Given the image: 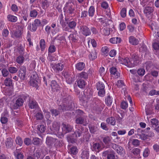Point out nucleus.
<instances>
[{
    "mask_svg": "<svg viewBox=\"0 0 159 159\" xmlns=\"http://www.w3.org/2000/svg\"><path fill=\"white\" fill-rule=\"evenodd\" d=\"M80 32L84 35L87 36L91 34V32L89 28L85 25H82L80 26Z\"/></svg>",
    "mask_w": 159,
    "mask_h": 159,
    "instance_id": "nucleus-11",
    "label": "nucleus"
},
{
    "mask_svg": "<svg viewBox=\"0 0 159 159\" xmlns=\"http://www.w3.org/2000/svg\"><path fill=\"white\" fill-rule=\"evenodd\" d=\"M60 123L56 121H54L52 125V127L50 128L52 133L55 135L59 134L60 129Z\"/></svg>",
    "mask_w": 159,
    "mask_h": 159,
    "instance_id": "nucleus-9",
    "label": "nucleus"
},
{
    "mask_svg": "<svg viewBox=\"0 0 159 159\" xmlns=\"http://www.w3.org/2000/svg\"><path fill=\"white\" fill-rule=\"evenodd\" d=\"M39 78L37 74L34 73L30 77V82L31 85L33 87H36L38 85Z\"/></svg>",
    "mask_w": 159,
    "mask_h": 159,
    "instance_id": "nucleus-8",
    "label": "nucleus"
},
{
    "mask_svg": "<svg viewBox=\"0 0 159 159\" xmlns=\"http://www.w3.org/2000/svg\"><path fill=\"white\" fill-rule=\"evenodd\" d=\"M57 140L56 139L51 137H48L46 138V143L49 147H52Z\"/></svg>",
    "mask_w": 159,
    "mask_h": 159,
    "instance_id": "nucleus-14",
    "label": "nucleus"
},
{
    "mask_svg": "<svg viewBox=\"0 0 159 159\" xmlns=\"http://www.w3.org/2000/svg\"><path fill=\"white\" fill-rule=\"evenodd\" d=\"M137 73L140 76H142L145 74V70L144 69H140L137 71Z\"/></svg>",
    "mask_w": 159,
    "mask_h": 159,
    "instance_id": "nucleus-58",
    "label": "nucleus"
},
{
    "mask_svg": "<svg viewBox=\"0 0 159 159\" xmlns=\"http://www.w3.org/2000/svg\"><path fill=\"white\" fill-rule=\"evenodd\" d=\"M39 3L44 10L46 9L50 6L51 2L47 0H39Z\"/></svg>",
    "mask_w": 159,
    "mask_h": 159,
    "instance_id": "nucleus-15",
    "label": "nucleus"
},
{
    "mask_svg": "<svg viewBox=\"0 0 159 159\" xmlns=\"http://www.w3.org/2000/svg\"><path fill=\"white\" fill-rule=\"evenodd\" d=\"M67 23L69 27L71 29H74L76 25V23L74 21L67 22Z\"/></svg>",
    "mask_w": 159,
    "mask_h": 159,
    "instance_id": "nucleus-35",
    "label": "nucleus"
},
{
    "mask_svg": "<svg viewBox=\"0 0 159 159\" xmlns=\"http://www.w3.org/2000/svg\"><path fill=\"white\" fill-rule=\"evenodd\" d=\"M34 155L38 159H43L45 156L43 152H39L37 151L34 154Z\"/></svg>",
    "mask_w": 159,
    "mask_h": 159,
    "instance_id": "nucleus-29",
    "label": "nucleus"
},
{
    "mask_svg": "<svg viewBox=\"0 0 159 159\" xmlns=\"http://www.w3.org/2000/svg\"><path fill=\"white\" fill-rule=\"evenodd\" d=\"M83 130L82 129H81V130L78 129L77 130H76L74 134H73V136L75 135L76 138H77L78 136V137H80L82 133Z\"/></svg>",
    "mask_w": 159,
    "mask_h": 159,
    "instance_id": "nucleus-40",
    "label": "nucleus"
},
{
    "mask_svg": "<svg viewBox=\"0 0 159 159\" xmlns=\"http://www.w3.org/2000/svg\"><path fill=\"white\" fill-rule=\"evenodd\" d=\"M16 144L19 145L20 146L22 145L23 143V141L22 139L19 136L16 137Z\"/></svg>",
    "mask_w": 159,
    "mask_h": 159,
    "instance_id": "nucleus-46",
    "label": "nucleus"
},
{
    "mask_svg": "<svg viewBox=\"0 0 159 159\" xmlns=\"http://www.w3.org/2000/svg\"><path fill=\"white\" fill-rule=\"evenodd\" d=\"M151 122L153 126L154 125L156 126L158 124V121L156 119H152L151 120Z\"/></svg>",
    "mask_w": 159,
    "mask_h": 159,
    "instance_id": "nucleus-63",
    "label": "nucleus"
},
{
    "mask_svg": "<svg viewBox=\"0 0 159 159\" xmlns=\"http://www.w3.org/2000/svg\"><path fill=\"white\" fill-rule=\"evenodd\" d=\"M123 150L124 149L123 148L119 145L118 148L117 149L116 151L118 154L121 155L123 154Z\"/></svg>",
    "mask_w": 159,
    "mask_h": 159,
    "instance_id": "nucleus-64",
    "label": "nucleus"
},
{
    "mask_svg": "<svg viewBox=\"0 0 159 159\" xmlns=\"http://www.w3.org/2000/svg\"><path fill=\"white\" fill-rule=\"evenodd\" d=\"M101 32L105 35H108L110 34V31L108 28L105 27L103 29H101Z\"/></svg>",
    "mask_w": 159,
    "mask_h": 159,
    "instance_id": "nucleus-38",
    "label": "nucleus"
},
{
    "mask_svg": "<svg viewBox=\"0 0 159 159\" xmlns=\"http://www.w3.org/2000/svg\"><path fill=\"white\" fill-rule=\"evenodd\" d=\"M2 75L4 77H7L9 74V72L5 68H3L2 70Z\"/></svg>",
    "mask_w": 159,
    "mask_h": 159,
    "instance_id": "nucleus-55",
    "label": "nucleus"
},
{
    "mask_svg": "<svg viewBox=\"0 0 159 159\" xmlns=\"http://www.w3.org/2000/svg\"><path fill=\"white\" fill-rule=\"evenodd\" d=\"M102 141L106 145L109 144V143L111 141V138L108 136L102 138Z\"/></svg>",
    "mask_w": 159,
    "mask_h": 159,
    "instance_id": "nucleus-39",
    "label": "nucleus"
},
{
    "mask_svg": "<svg viewBox=\"0 0 159 159\" xmlns=\"http://www.w3.org/2000/svg\"><path fill=\"white\" fill-rule=\"evenodd\" d=\"M106 121L108 124H110L112 125H115L116 120L114 117H111L107 118L106 120Z\"/></svg>",
    "mask_w": 159,
    "mask_h": 159,
    "instance_id": "nucleus-23",
    "label": "nucleus"
},
{
    "mask_svg": "<svg viewBox=\"0 0 159 159\" xmlns=\"http://www.w3.org/2000/svg\"><path fill=\"white\" fill-rule=\"evenodd\" d=\"M132 59L133 60V63H132V61H130L127 57L125 58L120 57L119 59V61L120 64H124L129 67H132L138 64V61L139 60V57L137 55L134 54L132 56Z\"/></svg>",
    "mask_w": 159,
    "mask_h": 159,
    "instance_id": "nucleus-2",
    "label": "nucleus"
},
{
    "mask_svg": "<svg viewBox=\"0 0 159 159\" xmlns=\"http://www.w3.org/2000/svg\"><path fill=\"white\" fill-rule=\"evenodd\" d=\"M78 86L80 88H82L84 87L85 85V81L82 79H80L77 81Z\"/></svg>",
    "mask_w": 159,
    "mask_h": 159,
    "instance_id": "nucleus-28",
    "label": "nucleus"
},
{
    "mask_svg": "<svg viewBox=\"0 0 159 159\" xmlns=\"http://www.w3.org/2000/svg\"><path fill=\"white\" fill-rule=\"evenodd\" d=\"M70 152L71 154L75 155L78 152V149L75 146L72 147L70 149Z\"/></svg>",
    "mask_w": 159,
    "mask_h": 159,
    "instance_id": "nucleus-49",
    "label": "nucleus"
},
{
    "mask_svg": "<svg viewBox=\"0 0 159 159\" xmlns=\"http://www.w3.org/2000/svg\"><path fill=\"white\" fill-rule=\"evenodd\" d=\"M51 86L52 89L54 90H57L58 88V85L55 80H52L51 84Z\"/></svg>",
    "mask_w": 159,
    "mask_h": 159,
    "instance_id": "nucleus-34",
    "label": "nucleus"
},
{
    "mask_svg": "<svg viewBox=\"0 0 159 159\" xmlns=\"http://www.w3.org/2000/svg\"><path fill=\"white\" fill-rule=\"evenodd\" d=\"M96 86L97 90H99L98 92V95L101 97L103 96L105 94L104 84L102 82L99 81L97 83Z\"/></svg>",
    "mask_w": 159,
    "mask_h": 159,
    "instance_id": "nucleus-5",
    "label": "nucleus"
},
{
    "mask_svg": "<svg viewBox=\"0 0 159 159\" xmlns=\"http://www.w3.org/2000/svg\"><path fill=\"white\" fill-rule=\"evenodd\" d=\"M140 150L139 148H134L132 151V152L134 154L136 155H138L139 154Z\"/></svg>",
    "mask_w": 159,
    "mask_h": 159,
    "instance_id": "nucleus-60",
    "label": "nucleus"
},
{
    "mask_svg": "<svg viewBox=\"0 0 159 159\" xmlns=\"http://www.w3.org/2000/svg\"><path fill=\"white\" fill-rule=\"evenodd\" d=\"M96 52L93 50L89 55V58L90 60H93L97 58Z\"/></svg>",
    "mask_w": 159,
    "mask_h": 159,
    "instance_id": "nucleus-31",
    "label": "nucleus"
},
{
    "mask_svg": "<svg viewBox=\"0 0 159 159\" xmlns=\"http://www.w3.org/2000/svg\"><path fill=\"white\" fill-rule=\"evenodd\" d=\"M62 125L63 126L62 130L65 131L66 133L71 132L73 129V127L69 125L62 124Z\"/></svg>",
    "mask_w": 159,
    "mask_h": 159,
    "instance_id": "nucleus-19",
    "label": "nucleus"
},
{
    "mask_svg": "<svg viewBox=\"0 0 159 159\" xmlns=\"http://www.w3.org/2000/svg\"><path fill=\"white\" fill-rule=\"evenodd\" d=\"M24 142L26 145L29 146L31 144V140L28 138H25L24 139Z\"/></svg>",
    "mask_w": 159,
    "mask_h": 159,
    "instance_id": "nucleus-59",
    "label": "nucleus"
},
{
    "mask_svg": "<svg viewBox=\"0 0 159 159\" xmlns=\"http://www.w3.org/2000/svg\"><path fill=\"white\" fill-rule=\"evenodd\" d=\"M61 95L64 103L59 106L58 109L62 110L63 111L71 110L73 108L74 104L70 100V96L67 94L64 95L62 93L61 94Z\"/></svg>",
    "mask_w": 159,
    "mask_h": 159,
    "instance_id": "nucleus-1",
    "label": "nucleus"
},
{
    "mask_svg": "<svg viewBox=\"0 0 159 159\" xmlns=\"http://www.w3.org/2000/svg\"><path fill=\"white\" fill-rule=\"evenodd\" d=\"M120 15L123 18L126 17V9L125 8H123L120 11Z\"/></svg>",
    "mask_w": 159,
    "mask_h": 159,
    "instance_id": "nucleus-52",
    "label": "nucleus"
},
{
    "mask_svg": "<svg viewBox=\"0 0 159 159\" xmlns=\"http://www.w3.org/2000/svg\"><path fill=\"white\" fill-rule=\"evenodd\" d=\"M101 51L104 55L107 56L109 51V48L105 46L102 48L101 49Z\"/></svg>",
    "mask_w": 159,
    "mask_h": 159,
    "instance_id": "nucleus-42",
    "label": "nucleus"
},
{
    "mask_svg": "<svg viewBox=\"0 0 159 159\" xmlns=\"http://www.w3.org/2000/svg\"><path fill=\"white\" fill-rule=\"evenodd\" d=\"M146 129L143 130L141 128H138L137 130V135L140 136L143 133H146Z\"/></svg>",
    "mask_w": 159,
    "mask_h": 159,
    "instance_id": "nucleus-54",
    "label": "nucleus"
},
{
    "mask_svg": "<svg viewBox=\"0 0 159 159\" xmlns=\"http://www.w3.org/2000/svg\"><path fill=\"white\" fill-rule=\"evenodd\" d=\"M89 15L90 17H93L95 13V8L94 7L92 6H90L89 9Z\"/></svg>",
    "mask_w": 159,
    "mask_h": 159,
    "instance_id": "nucleus-33",
    "label": "nucleus"
},
{
    "mask_svg": "<svg viewBox=\"0 0 159 159\" xmlns=\"http://www.w3.org/2000/svg\"><path fill=\"white\" fill-rule=\"evenodd\" d=\"M20 55H23L24 54V49L22 45H20L17 49Z\"/></svg>",
    "mask_w": 159,
    "mask_h": 159,
    "instance_id": "nucleus-53",
    "label": "nucleus"
},
{
    "mask_svg": "<svg viewBox=\"0 0 159 159\" xmlns=\"http://www.w3.org/2000/svg\"><path fill=\"white\" fill-rule=\"evenodd\" d=\"M51 66L54 71L57 73L62 70L64 68L63 65L61 63L56 64H52Z\"/></svg>",
    "mask_w": 159,
    "mask_h": 159,
    "instance_id": "nucleus-12",
    "label": "nucleus"
},
{
    "mask_svg": "<svg viewBox=\"0 0 159 159\" xmlns=\"http://www.w3.org/2000/svg\"><path fill=\"white\" fill-rule=\"evenodd\" d=\"M110 42L112 43L116 44L120 43L121 41V39L120 38L114 37L110 39Z\"/></svg>",
    "mask_w": 159,
    "mask_h": 159,
    "instance_id": "nucleus-24",
    "label": "nucleus"
},
{
    "mask_svg": "<svg viewBox=\"0 0 159 159\" xmlns=\"http://www.w3.org/2000/svg\"><path fill=\"white\" fill-rule=\"evenodd\" d=\"M9 71L11 73H15L18 71V69L14 67H10L8 69Z\"/></svg>",
    "mask_w": 159,
    "mask_h": 159,
    "instance_id": "nucleus-51",
    "label": "nucleus"
},
{
    "mask_svg": "<svg viewBox=\"0 0 159 159\" xmlns=\"http://www.w3.org/2000/svg\"><path fill=\"white\" fill-rule=\"evenodd\" d=\"M69 39L73 42H75L77 40L78 38L76 34H71L69 37Z\"/></svg>",
    "mask_w": 159,
    "mask_h": 159,
    "instance_id": "nucleus-41",
    "label": "nucleus"
},
{
    "mask_svg": "<svg viewBox=\"0 0 159 159\" xmlns=\"http://www.w3.org/2000/svg\"><path fill=\"white\" fill-rule=\"evenodd\" d=\"M110 72L111 74L115 76H118V72L117 71L116 68L115 67H112L110 69Z\"/></svg>",
    "mask_w": 159,
    "mask_h": 159,
    "instance_id": "nucleus-37",
    "label": "nucleus"
},
{
    "mask_svg": "<svg viewBox=\"0 0 159 159\" xmlns=\"http://www.w3.org/2000/svg\"><path fill=\"white\" fill-rule=\"evenodd\" d=\"M89 128L90 132L91 133H94L97 130V127L91 125H89Z\"/></svg>",
    "mask_w": 159,
    "mask_h": 159,
    "instance_id": "nucleus-43",
    "label": "nucleus"
},
{
    "mask_svg": "<svg viewBox=\"0 0 159 159\" xmlns=\"http://www.w3.org/2000/svg\"><path fill=\"white\" fill-rule=\"evenodd\" d=\"M74 138H73L72 137H70L68 139V141L70 143H75L76 141V139L77 138H75V137H74Z\"/></svg>",
    "mask_w": 159,
    "mask_h": 159,
    "instance_id": "nucleus-62",
    "label": "nucleus"
},
{
    "mask_svg": "<svg viewBox=\"0 0 159 159\" xmlns=\"http://www.w3.org/2000/svg\"><path fill=\"white\" fill-rule=\"evenodd\" d=\"M101 146L99 143H95L93 144L92 146V150L95 151H97L98 150V152L101 149Z\"/></svg>",
    "mask_w": 159,
    "mask_h": 159,
    "instance_id": "nucleus-22",
    "label": "nucleus"
},
{
    "mask_svg": "<svg viewBox=\"0 0 159 159\" xmlns=\"http://www.w3.org/2000/svg\"><path fill=\"white\" fill-rule=\"evenodd\" d=\"M13 140L11 138L9 137L6 139L5 141V145L7 148L11 149L13 145Z\"/></svg>",
    "mask_w": 159,
    "mask_h": 159,
    "instance_id": "nucleus-16",
    "label": "nucleus"
},
{
    "mask_svg": "<svg viewBox=\"0 0 159 159\" xmlns=\"http://www.w3.org/2000/svg\"><path fill=\"white\" fill-rule=\"evenodd\" d=\"M12 84V80L9 78H7L4 80V84L7 86H10Z\"/></svg>",
    "mask_w": 159,
    "mask_h": 159,
    "instance_id": "nucleus-36",
    "label": "nucleus"
},
{
    "mask_svg": "<svg viewBox=\"0 0 159 159\" xmlns=\"http://www.w3.org/2000/svg\"><path fill=\"white\" fill-rule=\"evenodd\" d=\"M102 105V104L101 102H97L93 107V110L97 111H101L103 109Z\"/></svg>",
    "mask_w": 159,
    "mask_h": 159,
    "instance_id": "nucleus-17",
    "label": "nucleus"
},
{
    "mask_svg": "<svg viewBox=\"0 0 159 159\" xmlns=\"http://www.w3.org/2000/svg\"><path fill=\"white\" fill-rule=\"evenodd\" d=\"M56 47L54 45H52L50 46L48 48V52L52 53L55 51Z\"/></svg>",
    "mask_w": 159,
    "mask_h": 159,
    "instance_id": "nucleus-61",
    "label": "nucleus"
},
{
    "mask_svg": "<svg viewBox=\"0 0 159 159\" xmlns=\"http://www.w3.org/2000/svg\"><path fill=\"white\" fill-rule=\"evenodd\" d=\"M25 60V58L23 55H20L16 57V61L19 64H22Z\"/></svg>",
    "mask_w": 159,
    "mask_h": 159,
    "instance_id": "nucleus-27",
    "label": "nucleus"
},
{
    "mask_svg": "<svg viewBox=\"0 0 159 159\" xmlns=\"http://www.w3.org/2000/svg\"><path fill=\"white\" fill-rule=\"evenodd\" d=\"M63 143L62 141H58L57 139L55 142L54 146L56 147H61L62 146Z\"/></svg>",
    "mask_w": 159,
    "mask_h": 159,
    "instance_id": "nucleus-47",
    "label": "nucleus"
},
{
    "mask_svg": "<svg viewBox=\"0 0 159 159\" xmlns=\"http://www.w3.org/2000/svg\"><path fill=\"white\" fill-rule=\"evenodd\" d=\"M33 143L34 145H38L40 143V139L38 138H34L32 140Z\"/></svg>",
    "mask_w": 159,
    "mask_h": 159,
    "instance_id": "nucleus-50",
    "label": "nucleus"
},
{
    "mask_svg": "<svg viewBox=\"0 0 159 159\" xmlns=\"http://www.w3.org/2000/svg\"><path fill=\"white\" fill-rule=\"evenodd\" d=\"M38 15L37 11L35 9L31 10L30 11V16L31 17H36Z\"/></svg>",
    "mask_w": 159,
    "mask_h": 159,
    "instance_id": "nucleus-45",
    "label": "nucleus"
},
{
    "mask_svg": "<svg viewBox=\"0 0 159 159\" xmlns=\"http://www.w3.org/2000/svg\"><path fill=\"white\" fill-rule=\"evenodd\" d=\"M7 18L9 21L11 22H16L17 20L16 17L10 14L7 16Z\"/></svg>",
    "mask_w": 159,
    "mask_h": 159,
    "instance_id": "nucleus-32",
    "label": "nucleus"
},
{
    "mask_svg": "<svg viewBox=\"0 0 159 159\" xmlns=\"http://www.w3.org/2000/svg\"><path fill=\"white\" fill-rule=\"evenodd\" d=\"M37 129L38 131L40 133H43L44 132L45 130V128L43 125H38Z\"/></svg>",
    "mask_w": 159,
    "mask_h": 159,
    "instance_id": "nucleus-44",
    "label": "nucleus"
},
{
    "mask_svg": "<svg viewBox=\"0 0 159 159\" xmlns=\"http://www.w3.org/2000/svg\"><path fill=\"white\" fill-rule=\"evenodd\" d=\"M18 77L21 80H24L26 77V67L25 66H21L18 72Z\"/></svg>",
    "mask_w": 159,
    "mask_h": 159,
    "instance_id": "nucleus-6",
    "label": "nucleus"
},
{
    "mask_svg": "<svg viewBox=\"0 0 159 159\" xmlns=\"http://www.w3.org/2000/svg\"><path fill=\"white\" fill-rule=\"evenodd\" d=\"M38 104L35 100H31L30 101L29 103V107L30 108L35 109L38 107Z\"/></svg>",
    "mask_w": 159,
    "mask_h": 159,
    "instance_id": "nucleus-26",
    "label": "nucleus"
},
{
    "mask_svg": "<svg viewBox=\"0 0 159 159\" xmlns=\"http://www.w3.org/2000/svg\"><path fill=\"white\" fill-rule=\"evenodd\" d=\"M129 42L133 45H136L138 44L139 40L133 36H130L129 38Z\"/></svg>",
    "mask_w": 159,
    "mask_h": 159,
    "instance_id": "nucleus-21",
    "label": "nucleus"
},
{
    "mask_svg": "<svg viewBox=\"0 0 159 159\" xmlns=\"http://www.w3.org/2000/svg\"><path fill=\"white\" fill-rule=\"evenodd\" d=\"M106 103L107 106H110L112 103V100L110 96H108L105 99Z\"/></svg>",
    "mask_w": 159,
    "mask_h": 159,
    "instance_id": "nucleus-48",
    "label": "nucleus"
},
{
    "mask_svg": "<svg viewBox=\"0 0 159 159\" xmlns=\"http://www.w3.org/2000/svg\"><path fill=\"white\" fill-rule=\"evenodd\" d=\"M154 8V7L147 6L145 7L143 10L144 13L147 15H150L153 12Z\"/></svg>",
    "mask_w": 159,
    "mask_h": 159,
    "instance_id": "nucleus-18",
    "label": "nucleus"
},
{
    "mask_svg": "<svg viewBox=\"0 0 159 159\" xmlns=\"http://www.w3.org/2000/svg\"><path fill=\"white\" fill-rule=\"evenodd\" d=\"M115 153L114 151L111 149H109L103 151L102 155L103 157H107V159H115Z\"/></svg>",
    "mask_w": 159,
    "mask_h": 159,
    "instance_id": "nucleus-4",
    "label": "nucleus"
},
{
    "mask_svg": "<svg viewBox=\"0 0 159 159\" xmlns=\"http://www.w3.org/2000/svg\"><path fill=\"white\" fill-rule=\"evenodd\" d=\"M40 45L41 49L42 51L44 50L45 48V41L43 39L40 40Z\"/></svg>",
    "mask_w": 159,
    "mask_h": 159,
    "instance_id": "nucleus-56",
    "label": "nucleus"
},
{
    "mask_svg": "<svg viewBox=\"0 0 159 159\" xmlns=\"http://www.w3.org/2000/svg\"><path fill=\"white\" fill-rule=\"evenodd\" d=\"M64 11L65 12V20L70 18V17H74L76 14L74 6L71 2L66 3L64 8Z\"/></svg>",
    "mask_w": 159,
    "mask_h": 159,
    "instance_id": "nucleus-3",
    "label": "nucleus"
},
{
    "mask_svg": "<svg viewBox=\"0 0 159 159\" xmlns=\"http://www.w3.org/2000/svg\"><path fill=\"white\" fill-rule=\"evenodd\" d=\"M128 103L126 102L125 101L122 102L120 104V106L122 109H125L128 107Z\"/></svg>",
    "mask_w": 159,
    "mask_h": 159,
    "instance_id": "nucleus-57",
    "label": "nucleus"
},
{
    "mask_svg": "<svg viewBox=\"0 0 159 159\" xmlns=\"http://www.w3.org/2000/svg\"><path fill=\"white\" fill-rule=\"evenodd\" d=\"M23 26L18 25L16 31L12 34V37L13 38H19L20 37L23 33Z\"/></svg>",
    "mask_w": 159,
    "mask_h": 159,
    "instance_id": "nucleus-10",
    "label": "nucleus"
},
{
    "mask_svg": "<svg viewBox=\"0 0 159 159\" xmlns=\"http://www.w3.org/2000/svg\"><path fill=\"white\" fill-rule=\"evenodd\" d=\"M85 64L83 62H80L76 65V68L79 70H82L84 67Z\"/></svg>",
    "mask_w": 159,
    "mask_h": 159,
    "instance_id": "nucleus-25",
    "label": "nucleus"
},
{
    "mask_svg": "<svg viewBox=\"0 0 159 159\" xmlns=\"http://www.w3.org/2000/svg\"><path fill=\"white\" fill-rule=\"evenodd\" d=\"M87 118L86 116L77 117L75 120V123L77 124L83 125L84 126H86L88 123Z\"/></svg>",
    "mask_w": 159,
    "mask_h": 159,
    "instance_id": "nucleus-7",
    "label": "nucleus"
},
{
    "mask_svg": "<svg viewBox=\"0 0 159 159\" xmlns=\"http://www.w3.org/2000/svg\"><path fill=\"white\" fill-rule=\"evenodd\" d=\"M89 152L87 150H83L81 154L80 157L82 159H88Z\"/></svg>",
    "mask_w": 159,
    "mask_h": 159,
    "instance_id": "nucleus-20",
    "label": "nucleus"
},
{
    "mask_svg": "<svg viewBox=\"0 0 159 159\" xmlns=\"http://www.w3.org/2000/svg\"><path fill=\"white\" fill-rule=\"evenodd\" d=\"M78 76L80 78H83L84 79L86 80L88 78V74L87 73L83 71L81 73L78 74Z\"/></svg>",
    "mask_w": 159,
    "mask_h": 159,
    "instance_id": "nucleus-30",
    "label": "nucleus"
},
{
    "mask_svg": "<svg viewBox=\"0 0 159 159\" xmlns=\"http://www.w3.org/2000/svg\"><path fill=\"white\" fill-rule=\"evenodd\" d=\"M24 103V101L21 98H18L16 101V103L12 107L13 109H17L18 107L23 105Z\"/></svg>",
    "mask_w": 159,
    "mask_h": 159,
    "instance_id": "nucleus-13",
    "label": "nucleus"
}]
</instances>
